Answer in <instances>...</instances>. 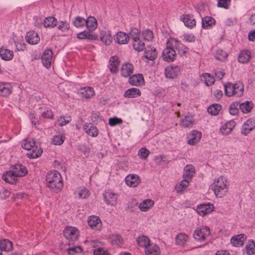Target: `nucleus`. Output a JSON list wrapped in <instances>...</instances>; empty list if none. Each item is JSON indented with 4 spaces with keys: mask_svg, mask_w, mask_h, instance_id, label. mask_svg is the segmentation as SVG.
I'll return each instance as SVG.
<instances>
[{
    "mask_svg": "<svg viewBox=\"0 0 255 255\" xmlns=\"http://www.w3.org/2000/svg\"><path fill=\"white\" fill-rule=\"evenodd\" d=\"M46 180L48 187L53 192H58L63 188L62 178L57 171L52 170L48 172L46 175Z\"/></svg>",
    "mask_w": 255,
    "mask_h": 255,
    "instance_id": "f257e3e1",
    "label": "nucleus"
},
{
    "mask_svg": "<svg viewBox=\"0 0 255 255\" xmlns=\"http://www.w3.org/2000/svg\"><path fill=\"white\" fill-rule=\"evenodd\" d=\"M22 147L29 151L26 154L30 158L33 159L39 157L43 150L35 144V141L33 138H28L23 140Z\"/></svg>",
    "mask_w": 255,
    "mask_h": 255,
    "instance_id": "f03ea898",
    "label": "nucleus"
},
{
    "mask_svg": "<svg viewBox=\"0 0 255 255\" xmlns=\"http://www.w3.org/2000/svg\"><path fill=\"white\" fill-rule=\"evenodd\" d=\"M225 94L227 97H241L243 95L244 86L242 83H227L224 85Z\"/></svg>",
    "mask_w": 255,
    "mask_h": 255,
    "instance_id": "7ed1b4c3",
    "label": "nucleus"
},
{
    "mask_svg": "<svg viewBox=\"0 0 255 255\" xmlns=\"http://www.w3.org/2000/svg\"><path fill=\"white\" fill-rule=\"evenodd\" d=\"M227 182L226 178L223 176L215 180L213 191L216 197L221 198L228 192Z\"/></svg>",
    "mask_w": 255,
    "mask_h": 255,
    "instance_id": "20e7f679",
    "label": "nucleus"
},
{
    "mask_svg": "<svg viewBox=\"0 0 255 255\" xmlns=\"http://www.w3.org/2000/svg\"><path fill=\"white\" fill-rule=\"evenodd\" d=\"M171 38L167 40L166 42V47L163 50L162 53L163 59L168 62L173 61L176 56L174 46H169V43L171 42Z\"/></svg>",
    "mask_w": 255,
    "mask_h": 255,
    "instance_id": "39448f33",
    "label": "nucleus"
},
{
    "mask_svg": "<svg viewBox=\"0 0 255 255\" xmlns=\"http://www.w3.org/2000/svg\"><path fill=\"white\" fill-rule=\"evenodd\" d=\"M210 230L207 226H200L197 227L194 231L193 237L195 240L203 242L210 235Z\"/></svg>",
    "mask_w": 255,
    "mask_h": 255,
    "instance_id": "423d86ee",
    "label": "nucleus"
},
{
    "mask_svg": "<svg viewBox=\"0 0 255 255\" xmlns=\"http://www.w3.org/2000/svg\"><path fill=\"white\" fill-rule=\"evenodd\" d=\"M63 234L70 245L78 239L79 231L76 227L68 226L64 230Z\"/></svg>",
    "mask_w": 255,
    "mask_h": 255,
    "instance_id": "0eeeda50",
    "label": "nucleus"
},
{
    "mask_svg": "<svg viewBox=\"0 0 255 255\" xmlns=\"http://www.w3.org/2000/svg\"><path fill=\"white\" fill-rule=\"evenodd\" d=\"M171 42L169 43V46H174V49L177 50L178 54L181 56L185 55L188 50V48L181 43L177 39L174 38H171Z\"/></svg>",
    "mask_w": 255,
    "mask_h": 255,
    "instance_id": "6e6552de",
    "label": "nucleus"
},
{
    "mask_svg": "<svg viewBox=\"0 0 255 255\" xmlns=\"http://www.w3.org/2000/svg\"><path fill=\"white\" fill-rule=\"evenodd\" d=\"M53 58V52L51 49H46L41 57V61L44 66L48 68L51 66Z\"/></svg>",
    "mask_w": 255,
    "mask_h": 255,
    "instance_id": "1a4fd4ad",
    "label": "nucleus"
},
{
    "mask_svg": "<svg viewBox=\"0 0 255 255\" xmlns=\"http://www.w3.org/2000/svg\"><path fill=\"white\" fill-rule=\"evenodd\" d=\"M214 209V207L213 204H203L197 206V211L200 216H204L211 213Z\"/></svg>",
    "mask_w": 255,
    "mask_h": 255,
    "instance_id": "9d476101",
    "label": "nucleus"
},
{
    "mask_svg": "<svg viewBox=\"0 0 255 255\" xmlns=\"http://www.w3.org/2000/svg\"><path fill=\"white\" fill-rule=\"evenodd\" d=\"M181 21L184 22L185 25L190 28H193L196 23V20L193 15L190 14H182L180 18Z\"/></svg>",
    "mask_w": 255,
    "mask_h": 255,
    "instance_id": "9b49d317",
    "label": "nucleus"
},
{
    "mask_svg": "<svg viewBox=\"0 0 255 255\" xmlns=\"http://www.w3.org/2000/svg\"><path fill=\"white\" fill-rule=\"evenodd\" d=\"M105 201L108 205L115 206L117 203V195L111 191H106L103 194Z\"/></svg>",
    "mask_w": 255,
    "mask_h": 255,
    "instance_id": "f8f14e48",
    "label": "nucleus"
},
{
    "mask_svg": "<svg viewBox=\"0 0 255 255\" xmlns=\"http://www.w3.org/2000/svg\"><path fill=\"white\" fill-rule=\"evenodd\" d=\"M114 38L119 44H126L129 40V36L126 32L119 31L114 35Z\"/></svg>",
    "mask_w": 255,
    "mask_h": 255,
    "instance_id": "ddd939ff",
    "label": "nucleus"
},
{
    "mask_svg": "<svg viewBox=\"0 0 255 255\" xmlns=\"http://www.w3.org/2000/svg\"><path fill=\"white\" fill-rule=\"evenodd\" d=\"M180 71V69L178 66H169L165 68L164 74L167 78L173 79L177 77Z\"/></svg>",
    "mask_w": 255,
    "mask_h": 255,
    "instance_id": "4468645a",
    "label": "nucleus"
},
{
    "mask_svg": "<svg viewBox=\"0 0 255 255\" xmlns=\"http://www.w3.org/2000/svg\"><path fill=\"white\" fill-rule=\"evenodd\" d=\"M143 76L141 74H137L130 76L128 83L132 86H139L144 84Z\"/></svg>",
    "mask_w": 255,
    "mask_h": 255,
    "instance_id": "2eb2a0df",
    "label": "nucleus"
},
{
    "mask_svg": "<svg viewBox=\"0 0 255 255\" xmlns=\"http://www.w3.org/2000/svg\"><path fill=\"white\" fill-rule=\"evenodd\" d=\"M202 136L201 132L194 130L188 135L187 143L190 145H195L199 141Z\"/></svg>",
    "mask_w": 255,
    "mask_h": 255,
    "instance_id": "dca6fc26",
    "label": "nucleus"
},
{
    "mask_svg": "<svg viewBox=\"0 0 255 255\" xmlns=\"http://www.w3.org/2000/svg\"><path fill=\"white\" fill-rule=\"evenodd\" d=\"M12 88L10 84L6 82H0V96L7 97L12 92Z\"/></svg>",
    "mask_w": 255,
    "mask_h": 255,
    "instance_id": "f3484780",
    "label": "nucleus"
},
{
    "mask_svg": "<svg viewBox=\"0 0 255 255\" xmlns=\"http://www.w3.org/2000/svg\"><path fill=\"white\" fill-rule=\"evenodd\" d=\"M255 128V121L252 119L248 120L243 125L242 133L247 135Z\"/></svg>",
    "mask_w": 255,
    "mask_h": 255,
    "instance_id": "a211bd4d",
    "label": "nucleus"
},
{
    "mask_svg": "<svg viewBox=\"0 0 255 255\" xmlns=\"http://www.w3.org/2000/svg\"><path fill=\"white\" fill-rule=\"evenodd\" d=\"M125 182L128 186L134 187L138 185L140 179L137 175L129 174L126 177Z\"/></svg>",
    "mask_w": 255,
    "mask_h": 255,
    "instance_id": "6ab92c4d",
    "label": "nucleus"
},
{
    "mask_svg": "<svg viewBox=\"0 0 255 255\" xmlns=\"http://www.w3.org/2000/svg\"><path fill=\"white\" fill-rule=\"evenodd\" d=\"M18 177L11 170L4 173L2 175V179L6 182L12 184L17 182Z\"/></svg>",
    "mask_w": 255,
    "mask_h": 255,
    "instance_id": "aec40b11",
    "label": "nucleus"
},
{
    "mask_svg": "<svg viewBox=\"0 0 255 255\" xmlns=\"http://www.w3.org/2000/svg\"><path fill=\"white\" fill-rule=\"evenodd\" d=\"M216 24L214 18L210 16H206L202 18V27L204 29H211Z\"/></svg>",
    "mask_w": 255,
    "mask_h": 255,
    "instance_id": "412c9836",
    "label": "nucleus"
},
{
    "mask_svg": "<svg viewBox=\"0 0 255 255\" xmlns=\"http://www.w3.org/2000/svg\"><path fill=\"white\" fill-rule=\"evenodd\" d=\"M157 53L155 48L150 46H147L144 49V57L149 60H154L156 58Z\"/></svg>",
    "mask_w": 255,
    "mask_h": 255,
    "instance_id": "4be33fe9",
    "label": "nucleus"
},
{
    "mask_svg": "<svg viewBox=\"0 0 255 255\" xmlns=\"http://www.w3.org/2000/svg\"><path fill=\"white\" fill-rule=\"evenodd\" d=\"M26 41L31 44H36L40 40V38L37 33L34 31H29L25 36Z\"/></svg>",
    "mask_w": 255,
    "mask_h": 255,
    "instance_id": "5701e85b",
    "label": "nucleus"
},
{
    "mask_svg": "<svg viewBox=\"0 0 255 255\" xmlns=\"http://www.w3.org/2000/svg\"><path fill=\"white\" fill-rule=\"evenodd\" d=\"M236 125V123L234 121L231 120L229 121L222 126L220 129V131L223 134L228 135L231 133Z\"/></svg>",
    "mask_w": 255,
    "mask_h": 255,
    "instance_id": "b1692460",
    "label": "nucleus"
},
{
    "mask_svg": "<svg viewBox=\"0 0 255 255\" xmlns=\"http://www.w3.org/2000/svg\"><path fill=\"white\" fill-rule=\"evenodd\" d=\"M13 51L3 47L0 48V57L5 61H10L13 57Z\"/></svg>",
    "mask_w": 255,
    "mask_h": 255,
    "instance_id": "393cba45",
    "label": "nucleus"
},
{
    "mask_svg": "<svg viewBox=\"0 0 255 255\" xmlns=\"http://www.w3.org/2000/svg\"><path fill=\"white\" fill-rule=\"evenodd\" d=\"M133 67L130 63H126L121 67V72L123 77L128 78L133 73Z\"/></svg>",
    "mask_w": 255,
    "mask_h": 255,
    "instance_id": "a878e982",
    "label": "nucleus"
},
{
    "mask_svg": "<svg viewBox=\"0 0 255 255\" xmlns=\"http://www.w3.org/2000/svg\"><path fill=\"white\" fill-rule=\"evenodd\" d=\"M83 128L86 132L90 136L96 137L98 134V130L96 127L91 124H85Z\"/></svg>",
    "mask_w": 255,
    "mask_h": 255,
    "instance_id": "bb28decb",
    "label": "nucleus"
},
{
    "mask_svg": "<svg viewBox=\"0 0 255 255\" xmlns=\"http://www.w3.org/2000/svg\"><path fill=\"white\" fill-rule=\"evenodd\" d=\"M141 93L139 89L132 88L125 91L124 96L127 98H135L140 96Z\"/></svg>",
    "mask_w": 255,
    "mask_h": 255,
    "instance_id": "cd10ccee",
    "label": "nucleus"
},
{
    "mask_svg": "<svg viewBox=\"0 0 255 255\" xmlns=\"http://www.w3.org/2000/svg\"><path fill=\"white\" fill-rule=\"evenodd\" d=\"M77 37L79 39H89L96 40L98 39V36L96 34L90 33L87 31H83L77 34Z\"/></svg>",
    "mask_w": 255,
    "mask_h": 255,
    "instance_id": "c85d7f7f",
    "label": "nucleus"
},
{
    "mask_svg": "<svg viewBox=\"0 0 255 255\" xmlns=\"http://www.w3.org/2000/svg\"><path fill=\"white\" fill-rule=\"evenodd\" d=\"M251 57L250 51L246 49L242 50L238 56V61L240 63H246L249 61Z\"/></svg>",
    "mask_w": 255,
    "mask_h": 255,
    "instance_id": "c756f323",
    "label": "nucleus"
},
{
    "mask_svg": "<svg viewBox=\"0 0 255 255\" xmlns=\"http://www.w3.org/2000/svg\"><path fill=\"white\" fill-rule=\"evenodd\" d=\"M246 236L244 234H240L233 237L231 239V244L235 247H241L244 245Z\"/></svg>",
    "mask_w": 255,
    "mask_h": 255,
    "instance_id": "7c9ffc66",
    "label": "nucleus"
},
{
    "mask_svg": "<svg viewBox=\"0 0 255 255\" xmlns=\"http://www.w3.org/2000/svg\"><path fill=\"white\" fill-rule=\"evenodd\" d=\"M100 39L106 45H109L113 41V37L109 31H101Z\"/></svg>",
    "mask_w": 255,
    "mask_h": 255,
    "instance_id": "2f4dec72",
    "label": "nucleus"
},
{
    "mask_svg": "<svg viewBox=\"0 0 255 255\" xmlns=\"http://www.w3.org/2000/svg\"><path fill=\"white\" fill-rule=\"evenodd\" d=\"M12 170L19 177L24 176L27 172L26 167L21 164L14 165Z\"/></svg>",
    "mask_w": 255,
    "mask_h": 255,
    "instance_id": "473e14b6",
    "label": "nucleus"
},
{
    "mask_svg": "<svg viewBox=\"0 0 255 255\" xmlns=\"http://www.w3.org/2000/svg\"><path fill=\"white\" fill-rule=\"evenodd\" d=\"M145 253L146 255H159V248L155 244H150L145 249Z\"/></svg>",
    "mask_w": 255,
    "mask_h": 255,
    "instance_id": "72a5a7b5",
    "label": "nucleus"
},
{
    "mask_svg": "<svg viewBox=\"0 0 255 255\" xmlns=\"http://www.w3.org/2000/svg\"><path fill=\"white\" fill-rule=\"evenodd\" d=\"M195 172L194 167L191 164H188L185 166L184 168V173L183 177L184 179H191Z\"/></svg>",
    "mask_w": 255,
    "mask_h": 255,
    "instance_id": "f704fd0d",
    "label": "nucleus"
},
{
    "mask_svg": "<svg viewBox=\"0 0 255 255\" xmlns=\"http://www.w3.org/2000/svg\"><path fill=\"white\" fill-rule=\"evenodd\" d=\"M188 241V236L185 233H179L175 237V243L178 246L184 247Z\"/></svg>",
    "mask_w": 255,
    "mask_h": 255,
    "instance_id": "c9c22d12",
    "label": "nucleus"
},
{
    "mask_svg": "<svg viewBox=\"0 0 255 255\" xmlns=\"http://www.w3.org/2000/svg\"><path fill=\"white\" fill-rule=\"evenodd\" d=\"M132 42L133 48L135 51L140 52L145 48L144 43L140 40L139 37L136 39L133 38Z\"/></svg>",
    "mask_w": 255,
    "mask_h": 255,
    "instance_id": "e433bc0d",
    "label": "nucleus"
},
{
    "mask_svg": "<svg viewBox=\"0 0 255 255\" xmlns=\"http://www.w3.org/2000/svg\"><path fill=\"white\" fill-rule=\"evenodd\" d=\"M85 25L89 31H93L97 28L98 23L96 19L93 16H89L86 19Z\"/></svg>",
    "mask_w": 255,
    "mask_h": 255,
    "instance_id": "4c0bfd02",
    "label": "nucleus"
},
{
    "mask_svg": "<svg viewBox=\"0 0 255 255\" xmlns=\"http://www.w3.org/2000/svg\"><path fill=\"white\" fill-rule=\"evenodd\" d=\"M194 123V121L193 116L191 115H187L181 120L180 126L183 128H189L193 126Z\"/></svg>",
    "mask_w": 255,
    "mask_h": 255,
    "instance_id": "58836bf2",
    "label": "nucleus"
},
{
    "mask_svg": "<svg viewBox=\"0 0 255 255\" xmlns=\"http://www.w3.org/2000/svg\"><path fill=\"white\" fill-rule=\"evenodd\" d=\"M80 93L82 97L89 99L94 95L95 91L92 88L84 87L80 89Z\"/></svg>",
    "mask_w": 255,
    "mask_h": 255,
    "instance_id": "ea45409f",
    "label": "nucleus"
},
{
    "mask_svg": "<svg viewBox=\"0 0 255 255\" xmlns=\"http://www.w3.org/2000/svg\"><path fill=\"white\" fill-rule=\"evenodd\" d=\"M109 69L111 72L116 73L118 71V68L119 65V58L117 56H113L109 61Z\"/></svg>",
    "mask_w": 255,
    "mask_h": 255,
    "instance_id": "a19ab883",
    "label": "nucleus"
},
{
    "mask_svg": "<svg viewBox=\"0 0 255 255\" xmlns=\"http://www.w3.org/2000/svg\"><path fill=\"white\" fill-rule=\"evenodd\" d=\"M12 249V244L9 241L4 239L0 241V253L2 251L9 252Z\"/></svg>",
    "mask_w": 255,
    "mask_h": 255,
    "instance_id": "79ce46f5",
    "label": "nucleus"
},
{
    "mask_svg": "<svg viewBox=\"0 0 255 255\" xmlns=\"http://www.w3.org/2000/svg\"><path fill=\"white\" fill-rule=\"evenodd\" d=\"M154 203L153 200L146 199L139 205V208L141 211L146 212L153 206Z\"/></svg>",
    "mask_w": 255,
    "mask_h": 255,
    "instance_id": "37998d69",
    "label": "nucleus"
},
{
    "mask_svg": "<svg viewBox=\"0 0 255 255\" xmlns=\"http://www.w3.org/2000/svg\"><path fill=\"white\" fill-rule=\"evenodd\" d=\"M89 225L91 228L100 227L101 226V220L97 216H91L89 217L88 220Z\"/></svg>",
    "mask_w": 255,
    "mask_h": 255,
    "instance_id": "c03bdc74",
    "label": "nucleus"
},
{
    "mask_svg": "<svg viewBox=\"0 0 255 255\" xmlns=\"http://www.w3.org/2000/svg\"><path fill=\"white\" fill-rule=\"evenodd\" d=\"M253 108L252 102L246 101L241 104L239 103V109L244 113H249Z\"/></svg>",
    "mask_w": 255,
    "mask_h": 255,
    "instance_id": "a18cd8bd",
    "label": "nucleus"
},
{
    "mask_svg": "<svg viewBox=\"0 0 255 255\" xmlns=\"http://www.w3.org/2000/svg\"><path fill=\"white\" fill-rule=\"evenodd\" d=\"M136 241L139 246L144 247L145 249L148 245L150 244L149 238L143 235L138 237Z\"/></svg>",
    "mask_w": 255,
    "mask_h": 255,
    "instance_id": "49530a36",
    "label": "nucleus"
},
{
    "mask_svg": "<svg viewBox=\"0 0 255 255\" xmlns=\"http://www.w3.org/2000/svg\"><path fill=\"white\" fill-rule=\"evenodd\" d=\"M86 19L83 18L81 16H76L75 17L73 21V24L77 28H82L85 25Z\"/></svg>",
    "mask_w": 255,
    "mask_h": 255,
    "instance_id": "de8ad7c7",
    "label": "nucleus"
},
{
    "mask_svg": "<svg viewBox=\"0 0 255 255\" xmlns=\"http://www.w3.org/2000/svg\"><path fill=\"white\" fill-rule=\"evenodd\" d=\"M189 182L186 179H183L179 184H177L175 186V190L177 193H180L184 191L189 186Z\"/></svg>",
    "mask_w": 255,
    "mask_h": 255,
    "instance_id": "09e8293b",
    "label": "nucleus"
},
{
    "mask_svg": "<svg viewBox=\"0 0 255 255\" xmlns=\"http://www.w3.org/2000/svg\"><path fill=\"white\" fill-rule=\"evenodd\" d=\"M57 22V19L55 17L49 16L44 19L43 24L45 27H53L56 25Z\"/></svg>",
    "mask_w": 255,
    "mask_h": 255,
    "instance_id": "8fccbe9b",
    "label": "nucleus"
},
{
    "mask_svg": "<svg viewBox=\"0 0 255 255\" xmlns=\"http://www.w3.org/2000/svg\"><path fill=\"white\" fill-rule=\"evenodd\" d=\"M221 110V106L219 104H213L208 107L207 111L208 112L212 115H217L219 112Z\"/></svg>",
    "mask_w": 255,
    "mask_h": 255,
    "instance_id": "3c124183",
    "label": "nucleus"
},
{
    "mask_svg": "<svg viewBox=\"0 0 255 255\" xmlns=\"http://www.w3.org/2000/svg\"><path fill=\"white\" fill-rule=\"evenodd\" d=\"M111 243L112 245L120 246L123 244V240L121 236L117 234H113L110 237Z\"/></svg>",
    "mask_w": 255,
    "mask_h": 255,
    "instance_id": "603ef678",
    "label": "nucleus"
},
{
    "mask_svg": "<svg viewBox=\"0 0 255 255\" xmlns=\"http://www.w3.org/2000/svg\"><path fill=\"white\" fill-rule=\"evenodd\" d=\"M248 255H255V243L253 241H250L245 247Z\"/></svg>",
    "mask_w": 255,
    "mask_h": 255,
    "instance_id": "864d4df0",
    "label": "nucleus"
},
{
    "mask_svg": "<svg viewBox=\"0 0 255 255\" xmlns=\"http://www.w3.org/2000/svg\"><path fill=\"white\" fill-rule=\"evenodd\" d=\"M141 35L144 40L146 41H151L153 38V34L152 31L146 29L143 30L141 32Z\"/></svg>",
    "mask_w": 255,
    "mask_h": 255,
    "instance_id": "5fc2aeb1",
    "label": "nucleus"
},
{
    "mask_svg": "<svg viewBox=\"0 0 255 255\" xmlns=\"http://www.w3.org/2000/svg\"><path fill=\"white\" fill-rule=\"evenodd\" d=\"M202 76L205 79V83L207 86H211L214 83L215 78L211 76L210 74L207 73H203Z\"/></svg>",
    "mask_w": 255,
    "mask_h": 255,
    "instance_id": "6e6d98bb",
    "label": "nucleus"
},
{
    "mask_svg": "<svg viewBox=\"0 0 255 255\" xmlns=\"http://www.w3.org/2000/svg\"><path fill=\"white\" fill-rule=\"evenodd\" d=\"M238 107L239 103L237 102H233L231 104L229 107V113L232 115H236L239 112Z\"/></svg>",
    "mask_w": 255,
    "mask_h": 255,
    "instance_id": "4d7b16f0",
    "label": "nucleus"
},
{
    "mask_svg": "<svg viewBox=\"0 0 255 255\" xmlns=\"http://www.w3.org/2000/svg\"><path fill=\"white\" fill-rule=\"evenodd\" d=\"M64 139L65 137L62 135H56L52 138V142L54 145H61L63 143Z\"/></svg>",
    "mask_w": 255,
    "mask_h": 255,
    "instance_id": "13d9d810",
    "label": "nucleus"
},
{
    "mask_svg": "<svg viewBox=\"0 0 255 255\" xmlns=\"http://www.w3.org/2000/svg\"><path fill=\"white\" fill-rule=\"evenodd\" d=\"M227 54L222 49H218L217 50L215 55V58L220 61L225 60L227 57Z\"/></svg>",
    "mask_w": 255,
    "mask_h": 255,
    "instance_id": "bf43d9fd",
    "label": "nucleus"
},
{
    "mask_svg": "<svg viewBox=\"0 0 255 255\" xmlns=\"http://www.w3.org/2000/svg\"><path fill=\"white\" fill-rule=\"evenodd\" d=\"M137 154L140 158L146 159L149 154V151L146 148L142 147L139 149Z\"/></svg>",
    "mask_w": 255,
    "mask_h": 255,
    "instance_id": "052dcab7",
    "label": "nucleus"
},
{
    "mask_svg": "<svg viewBox=\"0 0 255 255\" xmlns=\"http://www.w3.org/2000/svg\"><path fill=\"white\" fill-rule=\"evenodd\" d=\"M41 116L44 118L52 119L53 118L54 114L51 109L45 108L44 111L42 112Z\"/></svg>",
    "mask_w": 255,
    "mask_h": 255,
    "instance_id": "680f3d73",
    "label": "nucleus"
},
{
    "mask_svg": "<svg viewBox=\"0 0 255 255\" xmlns=\"http://www.w3.org/2000/svg\"><path fill=\"white\" fill-rule=\"evenodd\" d=\"M70 121V117H67L66 119L64 117L61 116L57 120L56 123L59 127H62L68 124Z\"/></svg>",
    "mask_w": 255,
    "mask_h": 255,
    "instance_id": "e2e57ef3",
    "label": "nucleus"
},
{
    "mask_svg": "<svg viewBox=\"0 0 255 255\" xmlns=\"http://www.w3.org/2000/svg\"><path fill=\"white\" fill-rule=\"evenodd\" d=\"M69 24L66 21H61L59 22L57 28L63 32H65L69 29Z\"/></svg>",
    "mask_w": 255,
    "mask_h": 255,
    "instance_id": "0e129e2a",
    "label": "nucleus"
},
{
    "mask_svg": "<svg viewBox=\"0 0 255 255\" xmlns=\"http://www.w3.org/2000/svg\"><path fill=\"white\" fill-rule=\"evenodd\" d=\"M230 4V0H218L217 6L219 7L228 9Z\"/></svg>",
    "mask_w": 255,
    "mask_h": 255,
    "instance_id": "69168bd1",
    "label": "nucleus"
},
{
    "mask_svg": "<svg viewBox=\"0 0 255 255\" xmlns=\"http://www.w3.org/2000/svg\"><path fill=\"white\" fill-rule=\"evenodd\" d=\"M123 123L121 119L117 117L111 118L109 119V124L110 126H115L118 125H121Z\"/></svg>",
    "mask_w": 255,
    "mask_h": 255,
    "instance_id": "338daca9",
    "label": "nucleus"
},
{
    "mask_svg": "<svg viewBox=\"0 0 255 255\" xmlns=\"http://www.w3.org/2000/svg\"><path fill=\"white\" fill-rule=\"evenodd\" d=\"M94 255H109L107 250L103 248H98L94 251Z\"/></svg>",
    "mask_w": 255,
    "mask_h": 255,
    "instance_id": "774afa93",
    "label": "nucleus"
}]
</instances>
